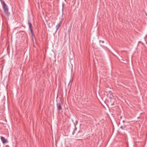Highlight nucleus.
<instances>
[{
    "instance_id": "nucleus-9",
    "label": "nucleus",
    "mask_w": 147,
    "mask_h": 147,
    "mask_svg": "<svg viewBox=\"0 0 147 147\" xmlns=\"http://www.w3.org/2000/svg\"><path fill=\"white\" fill-rule=\"evenodd\" d=\"M77 130V128H75L74 130V131H73V133H72V134L73 135H74V133H75V131H76V130Z\"/></svg>"
},
{
    "instance_id": "nucleus-1",
    "label": "nucleus",
    "mask_w": 147,
    "mask_h": 147,
    "mask_svg": "<svg viewBox=\"0 0 147 147\" xmlns=\"http://www.w3.org/2000/svg\"><path fill=\"white\" fill-rule=\"evenodd\" d=\"M3 11L5 14L7 16H9L10 15V13L9 11V9L7 5L3 0H0Z\"/></svg>"
},
{
    "instance_id": "nucleus-11",
    "label": "nucleus",
    "mask_w": 147,
    "mask_h": 147,
    "mask_svg": "<svg viewBox=\"0 0 147 147\" xmlns=\"http://www.w3.org/2000/svg\"><path fill=\"white\" fill-rule=\"evenodd\" d=\"M100 42L102 43H104V41H100Z\"/></svg>"
},
{
    "instance_id": "nucleus-12",
    "label": "nucleus",
    "mask_w": 147,
    "mask_h": 147,
    "mask_svg": "<svg viewBox=\"0 0 147 147\" xmlns=\"http://www.w3.org/2000/svg\"><path fill=\"white\" fill-rule=\"evenodd\" d=\"M121 60H122V61H123V59H121Z\"/></svg>"
},
{
    "instance_id": "nucleus-10",
    "label": "nucleus",
    "mask_w": 147,
    "mask_h": 147,
    "mask_svg": "<svg viewBox=\"0 0 147 147\" xmlns=\"http://www.w3.org/2000/svg\"><path fill=\"white\" fill-rule=\"evenodd\" d=\"M31 37H32V39L33 40L34 37V36H31Z\"/></svg>"
},
{
    "instance_id": "nucleus-8",
    "label": "nucleus",
    "mask_w": 147,
    "mask_h": 147,
    "mask_svg": "<svg viewBox=\"0 0 147 147\" xmlns=\"http://www.w3.org/2000/svg\"><path fill=\"white\" fill-rule=\"evenodd\" d=\"M30 32L31 33V36H34V34H33V29H30Z\"/></svg>"
},
{
    "instance_id": "nucleus-4",
    "label": "nucleus",
    "mask_w": 147,
    "mask_h": 147,
    "mask_svg": "<svg viewBox=\"0 0 147 147\" xmlns=\"http://www.w3.org/2000/svg\"><path fill=\"white\" fill-rule=\"evenodd\" d=\"M62 23V22L61 20L59 22V23L58 24H57L56 26V32L59 29V28L61 26V24Z\"/></svg>"
},
{
    "instance_id": "nucleus-5",
    "label": "nucleus",
    "mask_w": 147,
    "mask_h": 147,
    "mask_svg": "<svg viewBox=\"0 0 147 147\" xmlns=\"http://www.w3.org/2000/svg\"><path fill=\"white\" fill-rule=\"evenodd\" d=\"M84 135L83 132L82 131H79L77 134L76 136L78 137H80Z\"/></svg>"
},
{
    "instance_id": "nucleus-3",
    "label": "nucleus",
    "mask_w": 147,
    "mask_h": 147,
    "mask_svg": "<svg viewBox=\"0 0 147 147\" xmlns=\"http://www.w3.org/2000/svg\"><path fill=\"white\" fill-rule=\"evenodd\" d=\"M1 139L3 144H4L7 143V141L4 138V137L3 136H1Z\"/></svg>"
},
{
    "instance_id": "nucleus-7",
    "label": "nucleus",
    "mask_w": 147,
    "mask_h": 147,
    "mask_svg": "<svg viewBox=\"0 0 147 147\" xmlns=\"http://www.w3.org/2000/svg\"><path fill=\"white\" fill-rule=\"evenodd\" d=\"M126 127V125H125V124H124V125H121L120 126V127L123 130V129H125V128Z\"/></svg>"
},
{
    "instance_id": "nucleus-6",
    "label": "nucleus",
    "mask_w": 147,
    "mask_h": 147,
    "mask_svg": "<svg viewBox=\"0 0 147 147\" xmlns=\"http://www.w3.org/2000/svg\"><path fill=\"white\" fill-rule=\"evenodd\" d=\"M28 24L29 26V28L30 30L31 29H32V26L31 23L30 22V21L29 20H28Z\"/></svg>"
},
{
    "instance_id": "nucleus-2",
    "label": "nucleus",
    "mask_w": 147,
    "mask_h": 147,
    "mask_svg": "<svg viewBox=\"0 0 147 147\" xmlns=\"http://www.w3.org/2000/svg\"><path fill=\"white\" fill-rule=\"evenodd\" d=\"M61 103L57 102L56 103V106L57 109L58 111H60L62 110V107Z\"/></svg>"
}]
</instances>
